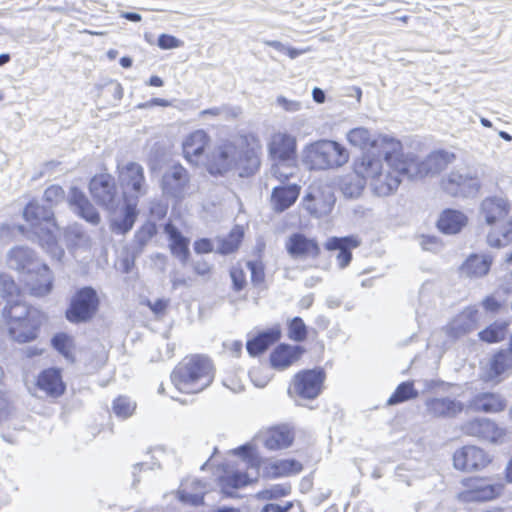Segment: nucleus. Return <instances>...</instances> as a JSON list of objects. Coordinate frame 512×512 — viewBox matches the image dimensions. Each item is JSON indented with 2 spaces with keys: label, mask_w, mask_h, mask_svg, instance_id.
I'll return each mask as SVG.
<instances>
[{
  "label": "nucleus",
  "mask_w": 512,
  "mask_h": 512,
  "mask_svg": "<svg viewBox=\"0 0 512 512\" xmlns=\"http://www.w3.org/2000/svg\"><path fill=\"white\" fill-rule=\"evenodd\" d=\"M461 430L466 435L478 437L494 444L502 443L506 435L504 428L487 418L467 421L461 426Z\"/></svg>",
  "instance_id": "obj_14"
},
{
  "label": "nucleus",
  "mask_w": 512,
  "mask_h": 512,
  "mask_svg": "<svg viewBox=\"0 0 512 512\" xmlns=\"http://www.w3.org/2000/svg\"><path fill=\"white\" fill-rule=\"evenodd\" d=\"M391 158V161L384 160L387 169L385 171L383 170L371 184L373 192L378 196H388L392 194L398 189L402 178H407V174L399 171L397 167V164L404 160L402 150L393 153Z\"/></svg>",
  "instance_id": "obj_11"
},
{
  "label": "nucleus",
  "mask_w": 512,
  "mask_h": 512,
  "mask_svg": "<svg viewBox=\"0 0 512 512\" xmlns=\"http://www.w3.org/2000/svg\"><path fill=\"white\" fill-rule=\"evenodd\" d=\"M253 478L247 472L235 471L229 473L220 478V486L223 493L227 496H231L232 493L230 489H239L242 488L249 483H251Z\"/></svg>",
  "instance_id": "obj_44"
},
{
  "label": "nucleus",
  "mask_w": 512,
  "mask_h": 512,
  "mask_svg": "<svg viewBox=\"0 0 512 512\" xmlns=\"http://www.w3.org/2000/svg\"><path fill=\"white\" fill-rule=\"evenodd\" d=\"M242 233L232 231L229 235L218 240L217 252L223 255L234 252L241 241Z\"/></svg>",
  "instance_id": "obj_52"
},
{
  "label": "nucleus",
  "mask_w": 512,
  "mask_h": 512,
  "mask_svg": "<svg viewBox=\"0 0 512 512\" xmlns=\"http://www.w3.org/2000/svg\"><path fill=\"white\" fill-rule=\"evenodd\" d=\"M288 336L291 340L301 342L307 337V327L300 317H294L288 325Z\"/></svg>",
  "instance_id": "obj_54"
},
{
  "label": "nucleus",
  "mask_w": 512,
  "mask_h": 512,
  "mask_svg": "<svg viewBox=\"0 0 512 512\" xmlns=\"http://www.w3.org/2000/svg\"><path fill=\"white\" fill-rule=\"evenodd\" d=\"M403 158L404 160L398 163L397 167L399 171L407 174L409 180L438 174L449 162L448 153L443 151L433 152L422 161H419L413 153H403Z\"/></svg>",
  "instance_id": "obj_5"
},
{
  "label": "nucleus",
  "mask_w": 512,
  "mask_h": 512,
  "mask_svg": "<svg viewBox=\"0 0 512 512\" xmlns=\"http://www.w3.org/2000/svg\"><path fill=\"white\" fill-rule=\"evenodd\" d=\"M290 493V487L287 485L276 484L267 489L259 491L257 498L261 500H273L284 497Z\"/></svg>",
  "instance_id": "obj_55"
},
{
  "label": "nucleus",
  "mask_w": 512,
  "mask_h": 512,
  "mask_svg": "<svg viewBox=\"0 0 512 512\" xmlns=\"http://www.w3.org/2000/svg\"><path fill=\"white\" fill-rule=\"evenodd\" d=\"M348 143L361 150L370 149L383 154V159L391 161V156L399 150H402L400 140L387 134L374 135L366 127H356L349 130L346 134Z\"/></svg>",
  "instance_id": "obj_4"
},
{
  "label": "nucleus",
  "mask_w": 512,
  "mask_h": 512,
  "mask_svg": "<svg viewBox=\"0 0 512 512\" xmlns=\"http://www.w3.org/2000/svg\"><path fill=\"white\" fill-rule=\"evenodd\" d=\"M136 408V404L129 398L120 396L113 402V411L120 418L131 416Z\"/></svg>",
  "instance_id": "obj_53"
},
{
  "label": "nucleus",
  "mask_w": 512,
  "mask_h": 512,
  "mask_svg": "<svg viewBox=\"0 0 512 512\" xmlns=\"http://www.w3.org/2000/svg\"><path fill=\"white\" fill-rule=\"evenodd\" d=\"M182 45L180 39L169 34H161L158 38V46L163 50L179 48Z\"/></svg>",
  "instance_id": "obj_61"
},
{
  "label": "nucleus",
  "mask_w": 512,
  "mask_h": 512,
  "mask_svg": "<svg viewBox=\"0 0 512 512\" xmlns=\"http://www.w3.org/2000/svg\"><path fill=\"white\" fill-rule=\"evenodd\" d=\"M137 214V203L135 201L125 202L123 216L111 221V231L120 235L126 234L133 228Z\"/></svg>",
  "instance_id": "obj_37"
},
{
  "label": "nucleus",
  "mask_w": 512,
  "mask_h": 512,
  "mask_svg": "<svg viewBox=\"0 0 512 512\" xmlns=\"http://www.w3.org/2000/svg\"><path fill=\"white\" fill-rule=\"evenodd\" d=\"M285 248L292 258H316L320 253L317 242L302 233L290 235L285 243Z\"/></svg>",
  "instance_id": "obj_21"
},
{
  "label": "nucleus",
  "mask_w": 512,
  "mask_h": 512,
  "mask_svg": "<svg viewBox=\"0 0 512 512\" xmlns=\"http://www.w3.org/2000/svg\"><path fill=\"white\" fill-rule=\"evenodd\" d=\"M194 250L198 254L209 253L213 250V244L207 238L195 241Z\"/></svg>",
  "instance_id": "obj_63"
},
{
  "label": "nucleus",
  "mask_w": 512,
  "mask_h": 512,
  "mask_svg": "<svg viewBox=\"0 0 512 512\" xmlns=\"http://www.w3.org/2000/svg\"><path fill=\"white\" fill-rule=\"evenodd\" d=\"M13 411L11 399L6 392L0 390V422L8 420Z\"/></svg>",
  "instance_id": "obj_59"
},
{
  "label": "nucleus",
  "mask_w": 512,
  "mask_h": 512,
  "mask_svg": "<svg viewBox=\"0 0 512 512\" xmlns=\"http://www.w3.org/2000/svg\"><path fill=\"white\" fill-rule=\"evenodd\" d=\"M478 321V310L475 307H467L451 321L450 333L455 337L469 333L477 328Z\"/></svg>",
  "instance_id": "obj_31"
},
{
  "label": "nucleus",
  "mask_w": 512,
  "mask_h": 512,
  "mask_svg": "<svg viewBox=\"0 0 512 512\" xmlns=\"http://www.w3.org/2000/svg\"><path fill=\"white\" fill-rule=\"evenodd\" d=\"M207 492V484L198 479L186 480L178 491L180 501L198 506L203 504L204 495Z\"/></svg>",
  "instance_id": "obj_33"
},
{
  "label": "nucleus",
  "mask_w": 512,
  "mask_h": 512,
  "mask_svg": "<svg viewBox=\"0 0 512 512\" xmlns=\"http://www.w3.org/2000/svg\"><path fill=\"white\" fill-rule=\"evenodd\" d=\"M419 396L418 391L414 388L412 381H405L400 383L394 393L388 398L387 404L397 405L408 400L415 399Z\"/></svg>",
  "instance_id": "obj_47"
},
{
  "label": "nucleus",
  "mask_w": 512,
  "mask_h": 512,
  "mask_svg": "<svg viewBox=\"0 0 512 512\" xmlns=\"http://www.w3.org/2000/svg\"><path fill=\"white\" fill-rule=\"evenodd\" d=\"M16 233L24 234V227L22 225H3L1 227L0 236L5 237L8 235L15 236Z\"/></svg>",
  "instance_id": "obj_64"
},
{
  "label": "nucleus",
  "mask_w": 512,
  "mask_h": 512,
  "mask_svg": "<svg viewBox=\"0 0 512 512\" xmlns=\"http://www.w3.org/2000/svg\"><path fill=\"white\" fill-rule=\"evenodd\" d=\"M8 314L12 320L9 328L11 337L19 343L29 342L32 339L29 308L16 303L10 307Z\"/></svg>",
  "instance_id": "obj_18"
},
{
  "label": "nucleus",
  "mask_w": 512,
  "mask_h": 512,
  "mask_svg": "<svg viewBox=\"0 0 512 512\" xmlns=\"http://www.w3.org/2000/svg\"><path fill=\"white\" fill-rule=\"evenodd\" d=\"M492 263L488 255H471L461 267L463 274L469 277H482L486 275Z\"/></svg>",
  "instance_id": "obj_39"
},
{
  "label": "nucleus",
  "mask_w": 512,
  "mask_h": 512,
  "mask_svg": "<svg viewBox=\"0 0 512 512\" xmlns=\"http://www.w3.org/2000/svg\"><path fill=\"white\" fill-rule=\"evenodd\" d=\"M325 378V372L320 368L302 370L293 377L288 394L292 398L315 399L322 391Z\"/></svg>",
  "instance_id": "obj_7"
},
{
  "label": "nucleus",
  "mask_w": 512,
  "mask_h": 512,
  "mask_svg": "<svg viewBox=\"0 0 512 512\" xmlns=\"http://www.w3.org/2000/svg\"><path fill=\"white\" fill-rule=\"evenodd\" d=\"M93 199L107 209H114L118 205V195L114 179L109 174L94 176L89 184Z\"/></svg>",
  "instance_id": "obj_13"
},
{
  "label": "nucleus",
  "mask_w": 512,
  "mask_h": 512,
  "mask_svg": "<svg viewBox=\"0 0 512 512\" xmlns=\"http://www.w3.org/2000/svg\"><path fill=\"white\" fill-rule=\"evenodd\" d=\"M230 276L233 282V288L236 291L242 290L246 285V275L241 267L234 266L230 271Z\"/></svg>",
  "instance_id": "obj_60"
},
{
  "label": "nucleus",
  "mask_w": 512,
  "mask_h": 512,
  "mask_svg": "<svg viewBox=\"0 0 512 512\" xmlns=\"http://www.w3.org/2000/svg\"><path fill=\"white\" fill-rule=\"evenodd\" d=\"M156 234V226L147 222L136 232L135 239L139 245H145Z\"/></svg>",
  "instance_id": "obj_57"
},
{
  "label": "nucleus",
  "mask_w": 512,
  "mask_h": 512,
  "mask_svg": "<svg viewBox=\"0 0 512 512\" xmlns=\"http://www.w3.org/2000/svg\"><path fill=\"white\" fill-rule=\"evenodd\" d=\"M349 151L334 140L322 139L306 145L302 161L311 170H329L344 166L349 161Z\"/></svg>",
  "instance_id": "obj_3"
},
{
  "label": "nucleus",
  "mask_w": 512,
  "mask_h": 512,
  "mask_svg": "<svg viewBox=\"0 0 512 512\" xmlns=\"http://www.w3.org/2000/svg\"><path fill=\"white\" fill-rule=\"evenodd\" d=\"M233 453L241 457L248 470L247 473L250 474L253 480H257L260 475V469L263 470L264 462L254 446L251 444H244L234 449Z\"/></svg>",
  "instance_id": "obj_36"
},
{
  "label": "nucleus",
  "mask_w": 512,
  "mask_h": 512,
  "mask_svg": "<svg viewBox=\"0 0 512 512\" xmlns=\"http://www.w3.org/2000/svg\"><path fill=\"white\" fill-rule=\"evenodd\" d=\"M506 329V323H495L479 332V337L487 343H497L505 338Z\"/></svg>",
  "instance_id": "obj_50"
},
{
  "label": "nucleus",
  "mask_w": 512,
  "mask_h": 512,
  "mask_svg": "<svg viewBox=\"0 0 512 512\" xmlns=\"http://www.w3.org/2000/svg\"><path fill=\"white\" fill-rule=\"evenodd\" d=\"M510 211V204L506 198L490 196L484 198L479 207V214L488 225L505 218Z\"/></svg>",
  "instance_id": "obj_24"
},
{
  "label": "nucleus",
  "mask_w": 512,
  "mask_h": 512,
  "mask_svg": "<svg viewBox=\"0 0 512 512\" xmlns=\"http://www.w3.org/2000/svg\"><path fill=\"white\" fill-rule=\"evenodd\" d=\"M426 414L433 418L451 419L464 410V403L448 396L429 397L425 400Z\"/></svg>",
  "instance_id": "obj_19"
},
{
  "label": "nucleus",
  "mask_w": 512,
  "mask_h": 512,
  "mask_svg": "<svg viewBox=\"0 0 512 512\" xmlns=\"http://www.w3.org/2000/svg\"><path fill=\"white\" fill-rule=\"evenodd\" d=\"M512 370V350H501L489 362L488 378L490 380Z\"/></svg>",
  "instance_id": "obj_40"
},
{
  "label": "nucleus",
  "mask_w": 512,
  "mask_h": 512,
  "mask_svg": "<svg viewBox=\"0 0 512 512\" xmlns=\"http://www.w3.org/2000/svg\"><path fill=\"white\" fill-rule=\"evenodd\" d=\"M276 105L288 113H296L302 109L300 101L288 99L282 95L276 98Z\"/></svg>",
  "instance_id": "obj_58"
},
{
  "label": "nucleus",
  "mask_w": 512,
  "mask_h": 512,
  "mask_svg": "<svg viewBox=\"0 0 512 512\" xmlns=\"http://www.w3.org/2000/svg\"><path fill=\"white\" fill-rule=\"evenodd\" d=\"M360 239L355 235L345 237H330L324 244V247L328 251L338 250L337 263L338 266L343 269L349 265L352 259L351 250L357 248L360 245Z\"/></svg>",
  "instance_id": "obj_23"
},
{
  "label": "nucleus",
  "mask_w": 512,
  "mask_h": 512,
  "mask_svg": "<svg viewBox=\"0 0 512 512\" xmlns=\"http://www.w3.org/2000/svg\"><path fill=\"white\" fill-rule=\"evenodd\" d=\"M383 154L377 151H368L364 153L354 164V172L364 178L365 182L373 180L383 171Z\"/></svg>",
  "instance_id": "obj_26"
},
{
  "label": "nucleus",
  "mask_w": 512,
  "mask_h": 512,
  "mask_svg": "<svg viewBox=\"0 0 512 512\" xmlns=\"http://www.w3.org/2000/svg\"><path fill=\"white\" fill-rule=\"evenodd\" d=\"M280 336L279 331L270 330L265 331L249 340L246 344L248 353L251 356H257L266 351L270 345L278 340Z\"/></svg>",
  "instance_id": "obj_41"
},
{
  "label": "nucleus",
  "mask_w": 512,
  "mask_h": 512,
  "mask_svg": "<svg viewBox=\"0 0 512 512\" xmlns=\"http://www.w3.org/2000/svg\"><path fill=\"white\" fill-rule=\"evenodd\" d=\"M68 202L71 209L81 218L92 225L100 222V215L85 194L77 187L69 191Z\"/></svg>",
  "instance_id": "obj_22"
},
{
  "label": "nucleus",
  "mask_w": 512,
  "mask_h": 512,
  "mask_svg": "<svg viewBox=\"0 0 512 512\" xmlns=\"http://www.w3.org/2000/svg\"><path fill=\"white\" fill-rule=\"evenodd\" d=\"M53 287V274L49 267L42 264L37 271H34V297L49 294Z\"/></svg>",
  "instance_id": "obj_43"
},
{
  "label": "nucleus",
  "mask_w": 512,
  "mask_h": 512,
  "mask_svg": "<svg viewBox=\"0 0 512 512\" xmlns=\"http://www.w3.org/2000/svg\"><path fill=\"white\" fill-rule=\"evenodd\" d=\"M118 181L124 202L135 201L138 203V199L147 192L144 168L136 162H129L119 167Z\"/></svg>",
  "instance_id": "obj_8"
},
{
  "label": "nucleus",
  "mask_w": 512,
  "mask_h": 512,
  "mask_svg": "<svg viewBox=\"0 0 512 512\" xmlns=\"http://www.w3.org/2000/svg\"><path fill=\"white\" fill-rule=\"evenodd\" d=\"M37 386L52 398L60 397L66 389L62 380L61 370L59 368H48L42 371L37 379Z\"/></svg>",
  "instance_id": "obj_27"
},
{
  "label": "nucleus",
  "mask_w": 512,
  "mask_h": 512,
  "mask_svg": "<svg viewBox=\"0 0 512 512\" xmlns=\"http://www.w3.org/2000/svg\"><path fill=\"white\" fill-rule=\"evenodd\" d=\"M214 378L211 361L204 356L186 357L171 373V382L183 393H198L208 387Z\"/></svg>",
  "instance_id": "obj_2"
},
{
  "label": "nucleus",
  "mask_w": 512,
  "mask_h": 512,
  "mask_svg": "<svg viewBox=\"0 0 512 512\" xmlns=\"http://www.w3.org/2000/svg\"><path fill=\"white\" fill-rule=\"evenodd\" d=\"M296 169L295 160H273L271 174L275 179L285 182L294 175Z\"/></svg>",
  "instance_id": "obj_48"
},
{
  "label": "nucleus",
  "mask_w": 512,
  "mask_h": 512,
  "mask_svg": "<svg viewBox=\"0 0 512 512\" xmlns=\"http://www.w3.org/2000/svg\"><path fill=\"white\" fill-rule=\"evenodd\" d=\"M37 211L38 207L34 205V236L37 237L39 245L52 258L60 260L64 255V250L57 241L58 226L50 215L41 221L37 220Z\"/></svg>",
  "instance_id": "obj_12"
},
{
  "label": "nucleus",
  "mask_w": 512,
  "mask_h": 512,
  "mask_svg": "<svg viewBox=\"0 0 512 512\" xmlns=\"http://www.w3.org/2000/svg\"><path fill=\"white\" fill-rule=\"evenodd\" d=\"M64 191L58 185H52L44 191V199L47 203L53 205L63 198Z\"/></svg>",
  "instance_id": "obj_62"
},
{
  "label": "nucleus",
  "mask_w": 512,
  "mask_h": 512,
  "mask_svg": "<svg viewBox=\"0 0 512 512\" xmlns=\"http://www.w3.org/2000/svg\"><path fill=\"white\" fill-rule=\"evenodd\" d=\"M164 232L169 240V248L173 256L177 257L182 264H186L190 255L189 239L182 235L179 229L172 223L164 226Z\"/></svg>",
  "instance_id": "obj_30"
},
{
  "label": "nucleus",
  "mask_w": 512,
  "mask_h": 512,
  "mask_svg": "<svg viewBox=\"0 0 512 512\" xmlns=\"http://www.w3.org/2000/svg\"><path fill=\"white\" fill-rule=\"evenodd\" d=\"M467 222L468 218L463 212L446 209L441 213L437 227L445 234H457L466 226Z\"/></svg>",
  "instance_id": "obj_35"
},
{
  "label": "nucleus",
  "mask_w": 512,
  "mask_h": 512,
  "mask_svg": "<svg viewBox=\"0 0 512 512\" xmlns=\"http://www.w3.org/2000/svg\"><path fill=\"white\" fill-rule=\"evenodd\" d=\"M442 184L444 190L455 197H475L481 189L477 174L468 168L451 171Z\"/></svg>",
  "instance_id": "obj_9"
},
{
  "label": "nucleus",
  "mask_w": 512,
  "mask_h": 512,
  "mask_svg": "<svg viewBox=\"0 0 512 512\" xmlns=\"http://www.w3.org/2000/svg\"><path fill=\"white\" fill-rule=\"evenodd\" d=\"M52 347L67 360H72L73 339L66 333H57L51 339Z\"/></svg>",
  "instance_id": "obj_49"
},
{
  "label": "nucleus",
  "mask_w": 512,
  "mask_h": 512,
  "mask_svg": "<svg viewBox=\"0 0 512 512\" xmlns=\"http://www.w3.org/2000/svg\"><path fill=\"white\" fill-rule=\"evenodd\" d=\"M189 174L181 165H174L162 176L161 187L163 194L176 199L185 197L189 188Z\"/></svg>",
  "instance_id": "obj_15"
},
{
  "label": "nucleus",
  "mask_w": 512,
  "mask_h": 512,
  "mask_svg": "<svg viewBox=\"0 0 512 512\" xmlns=\"http://www.w3.org/2000/svg\"><path fill=\"white\" fill-rule=\"evenodd\" d=\"M304 352L303 348L297 345H279L270 355L272 367L283 370L296 362Z\"/></svg>",
  "instance_id": "obj_32"
},
{
  "label": "nucleus",
  "mask_w": 512,
  "mask_h": 512,
  "mask_svg": "<svg viewBox=\"0 0 512 512\" xmlns=\"http://www.w3.org/2000/svg\"><path fill=\"white\" fill-rule=\"evenodd\" d=\"M8 264L12 269L19 272L31 271L32 256L29 248L16 247L11 250L8 258Z\"/></svg>",
  "instance_id": "obj_45"
},
{
  "label": "nucleus",
  "mask_w": 512,
  "mask_h": 512,
  "mask_svg": "<svg viewBox=\"0 0 512 512\" xmlns=\"http://www.w3.org/2000/svg\"><path fill=\"white\" fill-rule=\"evenodd\" d=\"M366 183L356 172L342 178L340 188L347 198H357L361 195Z\"/></svg>",
  "instance_id": "obj_46"
},
{
  "label": "nucleus",
  "mask_w": 512,
  "mask_h": 512,
  "mask_svg": "<svg viewBox=\"0 0 512 512\" xmlns=\"http://www.w3.org/2000/svg\"><path fill=\"white\" fill-rule=\"evenodd\" d=\"M296 138L288 133L278 132L271 136L268 144L269 154L273 160H295Z\"/></svg>",
  "instance_id": "obj_20"
},
{
  "label": "nucleus",
  "mask_w": 512,
  "mask_h": 512,
  "mask_svg": "<svg viewBox=\"0 0 512 512\" xmlns=\"http://www.w3.org/2000/svg\"><path fill=\"white\" fill-rule=\"evenodd\" d=\"M510 242H512V218L507 222L501 233V236L494 232H490L487 235V243L491 247L500 248Z\"/></svg>",
  "instance_id": "obj_51"
},
{
  "label": "nucleus",
  "mask_w": 512,
  "mask_h": 512,
  "mask_svg": "<svg viewBox=\"0 0 512 512\" xmlns=\"http://www.w3.org/2000/svg\"><path fill=\"white\" fill-rule=\"evenodd\" d=\"M491 462V457L481 448L464 446L453 455L454 467L462 471H474L485 468Z\"/></svg>",
  "instance_id": "obj_16"
},
{
  "label": "nucleus",
  "mask_w": 512,
  "mask_h": 512,
  "mask_svg": "<svg viewBox=\"0 0 512 512\" xmlns=\"http://www.w3.org/2000/svg\"><path fill=\"white\" fill-rule=\"evenodd\" d=\"M461 483L464 489L457 494V498L464 503L494 500L504 489L501 482L491 483L490 480L479 477L465 478Z\"/></svg>",
  "instance_id": "obj_6"
},
{
  "label": "nucleus",
  "mask_w": 512,
  "mask_h": 512,
  "mask_svg": "<svg viewBox=\"0 0 512 512\" xmlns=\"http://www.w3.org/2000/svg\"><path fill=\"white\" fill-rule=\"evenodd\" d=\"M300 193V186L292 184L275 187L271 195V204L276 212H283L292 206Z\"/></svg>",
  "instance_id": "obj_34"
},
{
  "label": "nucleus",
  "mask_w": 512,
  "mask_h": 512,
  "mask_svg": "<svg viewBox=\"0 0 512 512\" xmlns=\"http://www.w3.org/2000/svg\"><path fill=\"white\" fill-rule=\"evenodd\" d=\"M469 407L475 412L498 413L505 409L506 400L498 393L484 392L475 395Z\"/></svg>",
  "instance_id": "obj_29"
},
{
  "label": "nucleus",
  "mask_w": 512,
  "mask_h": 512,
  "mask_svg": "<svg viewBox=\"0 0 512 512\" xmlns=\"http://www.w3.org/2000/svg\"><path fill=\"white\" fill-rule=\"evenodd\" d=\"M247 269L251 274V282L254 285H259L264 281L265 273L264 266L260 261H248L246 263Z\"/></svg>",
  "instance_id": "obj_56"
},
{
  "label": "nucleus",
  "mask_w": 512,
  "mask_h": 512,
  "mask_svg": "<svg viewBox=\"0 0 512 512\" xmlns=\"http://www.w3.org/2000/svg\"><path fill=\"white\" fill-rule=\"evenodd\" d=\"M259 140L253 135H244L234 141L217 146L207 159V170L212 175H223L236 170L240 177L254 174L260 166Z\"/></svg>",
  "instance_id": "obj_1"
},
{
  "label": "nucleus",
  "mask_w": 512,
  "mask_h": 512,
  "mask_svg": "<svg viewBox=\"0 0 512 512\" xmlns=\"http://www.w3.org/2000/svg\"><path fill=\"white\" fill-rule=\"evenodd\" d=\"M99 298L92 287L79 289L71 299L66 311V318L72 323H82L90 320L98 310Z\"/></svg>",
  "instance_id": "obj_10"
},
{
  "label": "nucleus",
  "mask_w": 512,
  "mask_h": 512,
  "mask_svg": "<svg viewBox=\"0 0 512 512\" xmlns=\"http://www.w3.org/2000/svg\"><path fill=\"white\" fill-rule=\"evenodd\" d=\"M335 197L330 188H309V192L303 199L304 208L317 218L329 214L334 206Z\"/></svg>",
  "instance_id": "obj_17"
},
{
  "label": "nucleus",
  "mask_w": 512,
  "mask_h": 512,
  "mask_svg": "<svg viewBox=\"0 0 512 512\" xmlns=\"http://www.w3.org/2000/svg\"><path fill=\"white\" fill-rule=\"evenodd\" d=\"M209 136L204 130H196L190 133L183 141V155L191 164L198 165L208 145Z\"/></svg>",
  "instance_id": "obj_25"
},
{
  "label": "nucleus",
  "mask_w": 512,
  "mask_h": 512,
  "mask_svg": "<svg viewBox=\"0 0 512 512\" xmlns=\"http://www.w3.org/2000/svg\"><path fill=\"white\" fill-rule=\"evenodd\" d=\"M64 237L67 244L75 249L89 250L92 246L91 237L78 224L68 226Z\"/></svg>",
  "instance_id": "obj_42"
},
{
  "label": "nucleus",
  "mask_w": 512,
  "mask_h": 512,
  "mask_svg": "<svg viewBox=\"0 0 512 512\" xmlns=\"http://www.w3.org/2000/svg\"><path fill=\"white\" fill-rule=\"evenodd\" d=\"M293 441V434L286 426L270 429L264 439V445L269 450H279L289 447Z\"/></svg>",
  "instance_id": "obj_38"
},
{
  "label": "nucleus",
  "mask_w": 512,
  "mask_h": 512,
  "mask_svg": "<svg viewBox=\"0 0 512 512\" xmlns=\"http://www.w3.org/2000/svg\"><path fill=\"white\" fill-rule=\"evenodd\" d=\"M302 464L294 459L267 460L263 466V476L266 478L289 477L300 473Z\"/></svg>",
  "instance_id": "obj_28"
}]
</instances>
